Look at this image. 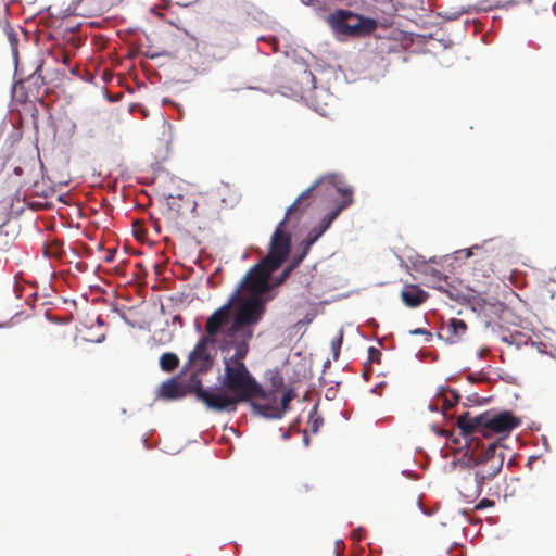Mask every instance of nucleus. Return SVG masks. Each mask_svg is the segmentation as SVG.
Listing matches in <instances>:
<instances>
[{
    "label": "nucleus",
    "instance_id": "nucleus-8",
    "mask_svg": "<svg viewBox=\"0 0 556 556\" xmlns=\"http://www.w3.org/2000/svg\"><path fill=\"white\" fill-rule=\"evenodd\" d=\"M240 300V290H236L228 302L217 308L206 320L205 331L210 339L215 341V337L228 329L231 318V308Z\"/></svg>",
    "mask_w": 556,
    "mask_h": 556
},
{
    "label": "nucleus",
    "instance_id": "nucleus-27",
    "mask_svg": "<svg viewBox=\"0 0 556 556\" xmlns=\"http://www.w3.org/2000/svg\"><path fill=\"white\" fill-rule=\"evenodd\" d=\"M451 394H452L451 400L454 402V404L458 403L460 395L454 390H451Z\"/></svg>",
    "mask_w": 556,
    "mask_h": 556
},
{
    "label": "nucleus",
    "instance_id": "nucleus-30",
    "mask_svg": "<svg viewBox=\"0 0 556 556\" xmlns=\"http://www.w3.org/2000/svg\"><path fill=\"white\" fill-rule=\"evenodd\" d=\"M311 489L312 488L309 485L303 484L301 488H299L298 491H299V493H303V492L307 493L308 491H311Z\"/></svg>",
    "mask_w": 556,
    "mask_h": 556
},
{
    "label": "nucleus",
    "instance_id": "nucleus-36",
    "mask_svg": "<svg viewBox=\"0 0 556 556\" xmlns=\"http://www.w3.org/2000/svg\"><path fill=\"white\" fill-rule=\"evenodd\" d=\"M108 262H110L112 260L111 255H108V257L105 258Z\"/></svg>",
    "mask_w": 556,
    "mask_h": 556
},
{
    "label": "nucleus",
    "instance_id": "nucleus-16",
    "mask_svg": "<svg viewBox=\"0 0 556 556\" xmlns=\"http://www.w3.org/2000/svg\"><path fill=\"white\" fill-rule=\"evenodd\" d=\"M303 260V255H293L290 263L283 268L280 275L273 279L270 283L271 288L282 285L290 277L291 273L299 267Z\"/></svg>",
    "mask_w": 556,
    "mask_h": 556
},
{
    "label": "nucleus",
    "instance_id": "nucleus-10",
    "mask_svg": "<svg viewBox=\"0 0 556 556\" xmlns=\"http://www.w3.org/2000/svg\"><path fill=\"white\" fill-rule=\"evenodd\" d=\"M323 179L316 180L309 188L304 190L294 203L287 210L286 215L281 222L277 226L282 225L281 230L285 235H290L286 230L287 222L295 218L299 220L303 213L312 205L314 201V192L321 186Z\"/></svg>",
    "mask_w": 556,
    "mask_h": 556
},
{
    "label": "nucleus",
    "instance_id": "nucleus-20",
    "mask_svg": "<svg viewBox=\"0 0 556 556\" xmlns=\"http://www.w3.org/2000/svg\"><path fill=\"white\" fill-rule=\"evenodd\" d=\"M179 365V358L175 353L166 352L160 357V366L163 371L170 372Z\"/></svg>",
    "mask_w": 556,
    "mask_h": 556
},
{
    "label": "nucleus",
    "instance_id": "nucleus-14",
    "mask_svg": "<svg viewBox=\"0 0 556 556\" xmlns=\"http://www.w3.org/2000/svg\"><path fill=\"white\" fill-rule=\"evenodd\" d=\"M428 294L416 285H407L401 292V299L407 307H418L427 301Z\"/></svg>",
    "mask_w": 556,
    "mask_h": 556
},
{
    "label": "nucleus",
    "instance_id": "nucleus-3",
    "mask_svg": "<svg viewBox=\"0 0 556 556\" xmlns=\"http://www.w3.org/2000/svg\"><path fill=\"white\" fill-rule=\"evenodd\" d=\"M238 307L231 325L226 329V345L247 344L253 337L252 326L256 325L265 313V306L260 296H250L236 303Z\"/></svg>",
    "mask_w": 556,
    "mask_h": 556
},
{
    "label": "nucleus",
    "instance_id": "nucleus-11",
    "mask_svg": "<svg viewBox=\"0 0 556 556\" xmlns=\"http://www.w3.org/2000/svg\"><path fill=\"white\" fill-rule=\"evenodd\" d=\"M466 256H477L472 268L476 277H490L494 273V249L475 245L466 250Z\"/></svg>",
    "mask_w": 556,
    "mask_h": 556
},
{
    "label": "nucleus",
    "instance_id": "nucleus-15",
    "mask_svg": "<svg viewBox=\"0 0 556 556\" xmlns=\"http://www.w3.org/2000/svg\"><path fill=\"white\" fill-rule=\"evenodd\" d=\"M443 330L446 332L447 342L456 343L465 336L467 325L463 319L451 318Z\"/></svg>",
    "mask_w": 556,
    "mask_h": 556
},
{
    "label": "nucleus",
    "instance_id": "nucleus-35",
    "mask_svg": "<svg viewBox=\"0 0 556 556\" xmlns=\"http://www.w3.org/2000/svg\"><path fill=\"white\" fill-rule=\"evenodd\" d=\"M108 262H110L112 260L111 255H108V257L105 258Z\"/></svg>",
    "mask_w": 556,
    "mask_h": 556
},
{
    "label": "nucleus",
    "instance_id": "nucleus-7",
    "mask_svg": "<svg viewBox=\"0 0 556 556\" xmlns=\"http://www.w3.org/2000/svg\"><path fill=\"white\" fill-rule=\"evenodd\" d=\"M504 455L495 444H490L471 467L485 485L492 482L503 468Z\"/></svg>",
    "mask_w": 556,
    "mask_h": 556
},
{
    "label": "nucleus",
    "instance_id": "nucleus-25",
    "mask_svg": "<svg viewBox=\"0 0 556 556\" xmlns=\"http://www.w3.org/2000/svg\"><path fill=\"white\" fill-rule=\"evenodd\" d=\"M341 344H342V336H341L339 339L333 340V341L331 342L332 350H333V357H334V359H338V357H339V353H340V346H341Z\"/></svg>",
    "mask_w": 556,
    "mask_h": 556
},
{
    "label": "nucleus",
    "instance_id": "nucleus-37",
    "mask_svg": "<svg viewBox=\"0 0 556 556\" xmlns=\"http://www.w3.org/2000/svg\"><path fill=\"white\" fill-rule=\"evenodd\" d=\"M528 1L530 2L531 0H528Z\"/></svg>",
    "mask_w": 556,
    "mask_h": 556
},
{
    "label": "nucleus",
    "instance_id": "nucleus-21",
    "mask_svg": "<svg viewBox=\"0 0 556 556\" xmlns=\"http://www.w3.org/2000/svg\"><path fill=\"white\" fill-rule=\"evenodd\" d=\"M294 393L292 390L287 391L280 401L279 408L282 409V414L287 410L289 403L293 400Z\"/></svg>",
    "mask_w": 556,
    "mask_h": 556
},
{
    "label": "nucleus",
    "instance_id": "nucleus-19",
    "mask_svg": "<svg viewBox=\"0 0 556 556\" xmlns=\"http://www.w3.org/2000/svg\"><path fill=\"white\" fill-rule=\"evenodd\" d=\"M486 495L489 497H484L482 498L476 506H475V509L476 510H482L484 508H489V507H493L495 505V502L493 498H490V497H496V498H500V495H501V491H500V485H490L486 490Z\"/></svg>",
    "mask_w": 556,
    "mask_h": 556
},
{
    "label": "nucleus",
    "instance_id": "nucleus-6",
    "mask_svg": "<svg viewBox=\"0 0 556 556\" xmlns=\"http://www.w3.org/2000/svg\"><path fill=\"white\" fill-rule=\"evenodd\" d=\"M336 188L338 192L342 194V200L317 226L311 229L306 238L302 241V252L299 255H303V258H305L312 245L325 233L340 213L353 203V189L351 187L341 188L338 186Z\"/></svg>",
    "mask_w": 556,
    "mask_h": 556
},
{
    "label": "nucleus",
    "instance_id": "nucleus-26",
    "mask_svg": "<svg viewBox=\"0 0 556 556\" xmlns=\"http://www.w3.org/2000/svg\"><path fill=\"white\" fill-rule=\"evenodd\" d=\"M409 332H410V334H425L428 338H431V333L429 331H427L426 329L417 328V329L410 330Z\"/></svg>",
    "mask_w": 556,
    "mask_h": 556
},
{
    "label": "nucleus",
    "instance_id": "nucleus-12",
    "mask_svg": "<svg viewBox=\"0 0 556 556\" xmlns=\"http://www.w3.org/2000/svg\"><path fill=\"white\" fill-rule=\"evenodd\" d=\"M200 379L197 374H191L188 382L180 381L177 378H170L163 382L159 390V396L165 400H178L186 396L188 393L197 395V388L193 379Z\"/></svg>",
    "mask_w": 556,
    "mask_h": 556
},
{
    "label": "nucleus",
    "instance_id": "nucleus-18",
    "mask_svg": "<svg viewBox=\"0 0 556 556\" xmlns=\"http://www.w3.org/2000/svg\"><path fill=\"white\" fill-rule=\"evenodd\" d=\"M43 255L52 260H61L64 251L63 243L60 240H52L42 247Z\"/></svg>",
    "mask_w": 556,
    "mask_h": 556
},
{
    "label": "nucleus",
    "instance_id": "nucleus-13",
    "mask_svg": "<svg viewBox=\"0 0 556 556\" xmlns=\"http://www.w3.org/2000/svg\"><path fill=\"white\" fill-rule=\"evenodd\" d=\"M485 483L471 467L467 468L458 480L457 489L468 502L477 500L483 491Z\"/></svg>",
    "mask_w": 556,
    "mask_h": 556
},
{
    "label": "nucleus",
    "instance_id": "nucleus-5",
    "mask_svg": "<svg viewBox=\"0 0 556 556\" xmlns=\"http://www.w3.org/2000/svg\"><path fill=\"white\" fill-rule=\"evenodd\" d=\"M328 22L337 34L352 37L369 35L378 27L376 20L361 16L348 10H337L331 13Z\"/></svg>",
    "mask_w": 556,
    "mask_h": 556
},
{
    "label": "nucleus",
    "instance_id": "nucleus-4",
    "mask_svg": "<svg viewBox=\"0 0 556 556\" xmlns=\"http://www.w3.org/2000/svg\"><path fill=\"white\" fill-rule=\"evenodd\" d=\"M520 419L510 410L501 413L484 412L478 416L471 417L469 412H465L457 418V426L462 433L469 435L476 432L488 437L491 433L507 434L519 427Z\"/></svg>",
    "mask_w": 556,
    "mask_h": 556
},
{
    "label": "nucleus",
    "instance_id": "nucleus-31",
    "mask_svg": "<svg viewBox=\"0 0 556 556\" xmlns=\"http://www.w3.org/2000/svg\"><path fill=\"white\" fill-rule=\"evenodd\" d=\"M153 227L154 229L160 232L161 231V226H160V223L159 220H153Z\"/></svg>",
    "mask_w": 556,
    "mask_h": 556
},
{
    "label": "nucleus",
    "instance_id": "nucleus-17",
    "mask_svg": "<svg viewBox=\"0 0 556 556\" xmlns=\"http://www.w3.org/2000/svg\"><path fill=\"white\" fill-rule=\"evenodd\" d=\"M254 409H256L262 416L266 418H281L282 409L279 408V405L276 402V399L269 403H253Z\"/></svg>",
    "mask_w": 556,
    "mask_h": 556
},
{
    "label": "nucleus",
    "instance_id": "nucleus-23",
    "mask_svg": "<svg viewBox=\"0 0 556 556\" xmlns=\"http://www.w3.org/2000/svg\"><path fill=\"white\" fill-rule=\"evenodd\" d=\"M419 270L422 271L426 275H431L433 277H439L440 271L435 268H433L429 263L422 262L420 264Z\"/></svg>",
    "mask_w": 556,
    "mask_h": 556
},
{
    "label": "nucleus",
    "instance_id": "nucleus-2",
    "mask_svg": "<svg viewBox=\"0 0 556 556\" xmlns=\"http://www.w3.org/2000/svg\"><path fill=\"white\" fill-rule=\"evenodd\" d=\"M282 225L277 226L273 232L268 252L256 265L251 267L241 280L237 290H247L251 296H260L270 291V276L281 267L291 252V235H285Z\"/></svg>",
    "mask_w": 556,
    "mask_h": 556
},
{
    "label": "nucleus",
    "instance_id": "nucleus-28",
    "mask_svg": "<svg viewBox=\"0 0 556 556\" xmlns=\"http://www.w3.org/2000/svg\"><path fill=\"white\" fill-rule=\"evenodd\" d=\"M454 405H455V404H454V402H453L452 400H450V399H445V400H444V405H443V406H444V408H445V409H450V408H452Z\"/></svg>",
    "mask_w": 556,
    "mask_h": 556
},
{
    "label": "nucleus",
    "instance_id": "nucleus-1",
    "mask_svg": "<svg viewBox=\"0 0 556 556\" xmlns=\"http://www.w3.org/2000/svg\"><path fill=\"white\" fill-rule=\"evenodd\" d=\"M232 346L235 354L224 358V372L218 378L220 388L204 389L201 379H193V386L198 389L197 399L213 412H235L240 402L269 397L243 363L249 346Z\"/></svg>",
    "mask_w": 556,
    "mask_h": 556
},
{
    "label": "nucleus",
    "instance_id": "nucleus-24",
    "mask_svg": "<svg viewBox=\"0 0 556 556\" xmlns=\"http://www.w3.org/2000/svg\"><path fill=\"white\" fill-rule=\"evenodd\" d=\"M304 4L313 7L315 10H320L326 5V0H301Z\"/></svg>",
    "mask_w": 556,
    "mask_h": 556
},
{
    "label": "nucleus",
    "instance_id": "nucleus-32",
    "mask_svg": "<svg viewBox=\"0 0 556 556\" xmlns=\"http://www.w3.org/2000/svg\"><path fill=\"white\" fill-rule=\"evenodd\" d=\"M0 8H3L4 10H8V4L5 0H0Z\"/></svg>",
    "mask_w": 556,
    "mask_h": 556
},
{
    "label": "nucleus",
    "instance_id": "nucleus-34",
    "mask_svg": "<svg viewBox=\"0 0 556 556\" xmlns=\"http://www.w3.org/2000/svg\"><path fill=\"white\" fill-rule=\"evenodd\" d=\"M169 4H170V1H169V0H167V1H166V3L163 5V8H168V7H169Z\"/></svg>",
    "mask_w": 556,
    "mask_h": 556
},
{
    "label": "nucleus",
    "instance_id": "nucleus-22",
    "mask_svg": "<svg viewBox=\"0 0 556 556\" xmlns=\"http://www.w3.org/2000/svg\"><path fill=\"white\" fill-rule=\"evenodd\" d=\"M381 356H382V354L377 348L370 346L368 349V362L380 364Z\"/></svg>",
    "mask_w": 556,
    "mask_h": 556
},
{
    "label": "nucleus",
    "instance_id": "nucleus-29",
    "mask_svg": "<svg viewBox=\"0 0 556 556\" xmlns=\"http://www.w3.org/2000/svg\"><path fill=\"white\" fill-rule=\"evenodd\" d=\"M454 405H455V404H454V402H453L452 400H450V399H445V400H444V405H443V406H444V408H445V409H450V408H452Z\"/></svg>",
    "mask_w": 556,
    "mask_h": 556
},
{
    "label": "nucleus",
    "instance_id": "nucleus-33",
    "mask_svg": "<svg viewBox=\"0 0 556 556\" xmlns=\"http://www.w3.org/2000/svg\"><path fill=\"white\" fill-rule=\"evenodd\" d=\"M8 36H9V39L12 41V40H16L15 39V35L13 34V30L11 29L9 33H8Z\"/></svg>",
    "mask_w": 556,
    "mask_h": 556
},
{
    "label": "nucleus",
    "instance_id": "nucleus-9",
    "mask_svg": "<svg viewBox=\"0 0 556 556\" xmlns=\"http://www.w3.org/2000/svg\"><path fill=\"white\" fill-rule=\"evenodd\" d=\"M212 344H214V340L208 337H203L198 341L186 364L194 370L192 374H205L212 368L213 356L208 349Z\"/></svg>",
    "mask_w": 556,
    "mask_h": 556
}]
</instances>
